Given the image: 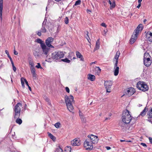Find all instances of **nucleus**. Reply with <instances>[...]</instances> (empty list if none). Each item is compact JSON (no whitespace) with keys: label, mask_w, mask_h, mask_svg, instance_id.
<instances>
[{"label":"nucleus","mask_w":152,"mask_h":152,"mask_svg":"<svg viewBox=\"0 0 152 152\" xmlns=\"http://www.w3.org/2000/svg\"><path fill=\"white\" fill-rule=\"evenodd\" d=\"M143 25L142 24L138 25L134 31L130 40V43L132 44L136 41L140 31H142L143 28Z\"/></svg>","instance_id":"obj_1"},{"label":"nucleus","mask_w":152,"mask_h":152,"mask_svg":"<svg viewBox=\"0 0 152 152\" xmlns=\"http://www.w3.org/2000/svg\"><path fill=\"white\" fill-rule=\"evenodd\" d=\"M132 118L130 114V112L127 109L123 111L122 119L123 122L126 124H129L132 119Z\"/></svg>","instance_id":"obj_2"},{"label":"nucleus","mask_w":152,"mask_h":152,"mask_svg":"<svg viewBox=\"0 0 152 152\" xmlns=\"http://www.w3.org/2000/svg\"><path fill=\"white\" fill-rule=\"evenodd\" d=\"M36 42L40 44V46L43 52L42 53L46 56L48 55L49 48H47L44 42L40 39L38 38L36 39Z\"/></svg>","instance_id":"obj_3"},{"label":"nucleus","mask_w":152,"mask_h":152,"mask_svg":"<svg viewBox=\"0 0 152 152\" xmlns=\"http://www.w3.org/2000/svg\"><path fill=\"white\" fill-rule=\"evenodd\" d=\"M64 55L63 52L60 51H56L52 53L51 58L56 61L64 57Z\"/></svg>","instance_id":"obj_4"},{"label":"nucleus","mask_w":152,"mask_h":152,"mask_svg":"<svg viewBox=\"0 0 152 152\" xmlns=\"http://www.w3.org/2000/svg\"><path fill=\"white\" fill-rule=\"evenodd\" d=\"M136 87L139 90L143 91H147L149 89L148 85L143 81H139L137 84Z\"/></svg>","instance_id":"obj_5"},{"label":"nucleus","mask_w":152,"mask_h":152,"mask_svg":"<svg viewBox=\"0 0 152 152\" xmlns=\"http://www.w3.org/2000/svg\"><path fill=\"white\" fill-rule=\"evenodd\" d=\"M21 106L22 104L20 103H18L15 106L14 108V111L15 112L14 118H16L20 116L21 111L20 107Z\"/></svg>","instance_id":"obj_6"},{"label":"nucleus","mask_w":152,"mask_h":152,"mask_svg":"<svg viewBox=\"0 0 152 152\" xmlns=\"http://www.w3.org/2000/svg\"><path fill=\"white\" fill-rule=\"evenodd\" d=\"M54 40L53 38L51 37H48L45 41V45L47 48H49V50L48 51V53L50 50V48H54V47L52 45Z\"/></svg>","instance_id":"obj_7"},{"label":"nucleus","mask_w":152,"mask_h":152,"mask_svg":"<svg viewBox=\"0 0 152 152\" xmlns=\"http://www.w3.org/2000/svg\"><path fill=\"white\" fill-rule=\"evenodd\" d=\"M150 55L148 53H145L144 56V64L147 67L150 66L151 63V61L149 58Z\"/></svg>","instance_id":"obj_8"},{"label":"nucleus","mask_w":152,"mask_h":152,"mask_svg":"<svg viewBox=\"0 0 152 152\" xmlns=\"http://www.w3.org/2000/svg\"><path fill=\"white\" fill-rule=\"evenodd\" d=\"M92 144L93 143L87 138L84 143V147L86 148V150H91L93 148Z\"/></svg>","instance_id":"obj_9"},{"label":"nucleus","mask_w":152,"mask_h":152,"mask_svg":"<svg viewBox=\"0 0 152 152\" xmlns=\"http://www.w3.org/2000/svg\"><path fill=\"white\" fill-rule=\"evenodd\" d=\"M88 139L93 144L97 143L98 140V137L96 136L91 134L88 135Z\"/></svg>","instance_id":"obj_10"},{"label":"nucleus","mask_w":152,"mask_h":152,"mask_svg":"<svg viewBox=\"0 0 152 152\" xmlns=\"http://www.w3.org/2000/svg\"><path fill=\"white\" fill-rule=\"evenodd\" d=\"M112 85V82L111 81H107L104 83V85L107 92L110 93L111 92L110 88Z\"/></svg>","instance_id":"obj_11"},{"label":"nucleus","mask_w":152,"mask_h":152,"mask_svg":"<svg viewBox=\"0 0 152 152\" xmlns=\"http://www.w3.org/2000/svg\"><path fill=\"white\" fill-rule=\"evenodd\" d=\"M65 101L66 104L72 103L74 101V97L72 95L69 96L66 95L65 96Z\"/></svg>","instance_id":"obj_12"},{"label":"nucleus","mask_w":152,"mask_h":152,"mask_svg":"<svg viewBox=\"0 0 152 152\" xmlns=\"http://www.w3.org/2000/svg\"><path fill=\"white\" fill-rule=\"evenodd\" d=\"M118 63H115L114 67V75L117 76L119 73V67L118 66Z\"/></svg>","instance_id":"obj_13"},{"label":"nucleus","mask_w":152,"mask_h":152,"mask_svg":"<svg viewBox=\"0 0 152 152\" xmlns=\"http://www.w3.org/2000/svg\"><path fill=\"white\" fill-rule=\"evenodd\" d=\"M146 38L150 42H152V33L148 31L146 33Z\"/></svg>","instance_id":"obj_14"},{"label":"nucleus","mask_w":152,"mask_h":152,"mask_svg":"<svg viewBox=\"0 0 152 152\" xmlns=\"http://www.w3.org/2000/svg\"><path fill=\"white\" fill-rule=\"evenodd\" d=\"M135 92V90L134 88L130 87L127 90V94L129 96L132 95Z\"/></svg>","instance_id":"obj_15"},{"label":"nucleus","mask_w":152,"mask_h":152,"mask_svg":"<svg viewBox=\"0 0 152 152\" xmlns=\"http://www.w3.org/2000/svg\"><path fill=\"white\" fill-rule=\"evenodd\" d=\"M71 144L73 146H79L80 143L79 139H77L76 138L74 139L71 142Z\"/></svg>","instance_id":"obj_16"},{"label":"nucleus","mask_w":152,"mask_h":152,"mask_svg":"<svg viewBox=\"0 0 152 152\" xmlns=\"http://www.w3.org/2000/svg\"><path fill=\"white\" fill-rule=\"evenodd\" d=\"M120 55V52L119 51H117L116 53V54L114 57V58L113 59V62L114 63H118V59Z\"/></svg>","instance_id":"obj_17"},{"label":"nucleus","mask_w":152,"mask_h":152,"mask_svg":"<svg viewBox=\"0 0 152 152\" xmlns=\"http://www.w3.org/2000/svg\"><path fill=\"white\" fill-rule=\"evenodd\" d=\"M3 7V0L0 1V18L2 19V10Z\"/></svg>","instance_id":"obj_18"},{"label":"nucleus","mask_w":152,"mask_h":152,"mask_svg":"<svg viewBox=\"0 0 152 152\" xmlns=\"http://www.w3.org/2000/svg\"><path fill=\"white\" fill-rule=\"evenodd\" d=\"M76 53L77 57L78 58H80L81 61H84V58L83 56L78 51H76Z\"/></svg>","instance_id":"obj_19"},{"label":"nucleus","mask_w":152,"mask_h":152,"mask_svg":"<svg viewBox=\"0 0 152 152\" xmlns=\"http://www.w3.org/2000/svg\"><path fill=\"white\" fill-rule=\"evenodd\" d=\"M127 124L123 122V121L120 122L119 123V126H121L122 129H124L126 127V124Z\"/></svg>","instance_id":"obj_20"},{"label":"nucleus","mask_w":152,"mask_h":152,"mask_svg":"<svg viewBox=\"0 0 152 152\" xmlns=\"http://www.w3.org/2000/svg\"><path fill=\"white\" fill-rule=\"evenodd\" d=\"M95 73L98 75H99L100 73L101 69L99 67L96 66L94 68Z\"/></svg>","instance_id":"obj_21"},{"label":"nucleus","mask_w":152,"mask_h":152,"mask_svg":"<svg viewBox=\"0 0 152 152\" xmlns=\"http://www.w3.org/2000/svg\"><path fill=\"white\" fill-rule=\"evenodd\" d=\"M95 76L94 75L91 74H89L88 75V79L90 80L93 81L95 80Z\"/></svg>","instance_id":"obj_22"},{"label":"nucleus","mask_w":152,"mask_h":152,"mask_svg":"<svg viewBox=\"0 0 152 152\" xmlns=\"http://www.w3.org/2000/svg\"><path fill=\"white\" fill-rule=\"evenodd\" d=\"M66 106L68 110L70 112H72L73 109V107L72 103L66 104Z\"/></svg>","instance_id":"obj_23"},{"label":"nucleus","mask_w":152,"mask_h":152,"mask_svg":"<svg viewBox=\"0 0 152 152\" xmlns=\"http://www.w3.org/2000/svg\"><path fill=\"white\" fill-rule=\"evenodd\" d=\"M100 47L99 39H97L96 41L95 47L94 49V50H96L99 49Z\"/></svg>","instance_id":"obj_24"},{"label":"nucleus","mask_w":152,"mask_h":152,"mask_svg":"<svg viewBox=\"0 0 152 152\" xmlns=\"http://www.w3.org/2000/svg\"><path fill=\"white\" fill-rule=\"evenodd\" d=\"M31 72L32 75L33 77H36V74L35 72V70L34 67L31 68Z\"/></svg>","instance_id":"obj_25"},{"label":"nucleus","mask_w":152,"mask_h":152,"mask_svg":"<svg viewBox=\"0 0 152 152\" xmlns=\"http://www.w3.org/2000/svg\"><path fill=\"white\" fill-rule=\"evenodd\" d=\"M148 110V108L146 107H145V109L143 111L140 113L139 115H141L142 116H143L146 114V111H147Z\"/></svg>","instance_id":"obj_26"},{"label":"nucleus","mask_w":152,"mask_h":152,"mask_svg":"<svg viewBox=\"0 0 152 152\" xmlns=\"http://www.w3.org/2000/svg\"><path fill=\"white\" fill-rule=\"evenodd\" d=\"M16 118H17V119L15 121L19 125L21 124L22 122V120L19 118V117H18Z\"/></svg>","instance_id":"obj_27"},{"label":"nucleus","mask_w":152,"mask_h":152,"mask_svg":"<svg viewBox=\"0 0 152 152\" xmlns=\"http://www.w3.org/2000/svg\"><path fill=\"white\" fill-rule=\"evenodd\" d=\"M112 1V2L111 4L110 5V8L111 9L114 8L115 7V3L114 1V0H111Z\"/></svg>","instance_id":"obj_28"},{"label":"nucleus","mask_w":152,"mask_h":152,"mask_svg":"<svg viewBox=\"0 0 152 152\" xmlns=\"http://www.w3.org/2000/svg\"><path fill=\"white\" fill-rule=\"evenodd\" d=\"M55 152H63V150L60 146L59 145L58 148H56Z\"/></svg>","instance_id":"obj_29"},{"label":"nucleus","mask_w":152,"mask_h":152,"mask_svg":"<svg viewBox=\"0 0 152 152\" xmlns=\"http://www.w3.org/2000/svg\"><path fill=\"white\" fill-rule=\"evenodd\" d=\"M49 137L51 139L53 140H56L55 137L51 133L48 132Z\"/></svg>","instance_id":"obj_30"},{"label":"nucleus","mask_w":152,"mask_h":152,"mask_svg":"<svg viewBox=\"0 0 152 152\" xmlns=\"http://www.w3.org/2000/svg\"><path fill=\"white\" fill-rule=\"evenodd\" d=\"M148 115H149L148 118H152V108L148 112Z\"/></svg>","instance_id":"obj_31"},{"label":"nucleus","mask_w":152,"mask_h":152,"mask_svg":"<svg viewBox=\"0 0 152 152\" xmlns=\"http://www.w3.org/2000/svg\"><path fill=\"white\" fill-rule=\"evenodd\" d=\"M5 53L7 54L8 57L10 59L11 62V61H13L12 59V58H11V57L10 56V55L9 54V52L7 50H6L5 51Z\"/></svg>","instance_id":"obj_32"},{"label":"nucleus","mask_w":152,"mask_h":152,"mask_svg":"<svg viewBox=\"0 0 152 152\" xmlns=\"http://www.w3.org/2000/svg\"><path fill=\"white\" fill-rule=\"evenodd\" d=\"M40 30L42 33H45L46 32V29L45 28V26H42Z\"/></svg>","instance_id":"obj_33"},{"label":"nucleus","mask_w":152,"mask_h":152,"mask_svg":"<svg viewBox=\"0 0 152 152\" xmlns=\"http://www.w3.org/2000/svg\"><path fill=\"white\" fill-rule=\"evenodd\" d=\"M24 77H22L21 78L20 80L22 86L23 88L25 87L24 82L23 80Z\"/></svg>","instance_id":"obj_34"},{"label":"nucleus","mask_w":152,"mask_h":152,"mask_svg":"<svg viewBox=\"0 0 152 152\" xmlns=\"http://www.w3.org/2000/svg\"><path fill=\"white\" fill-rule=\"evenodd\" d=\"M81 1L80 0H78L77 1L75 4L73 5V7L74 6H77L78 5H80L81 4Z\"/></svg>","instance_id":"obj_35"},{"label":"nucleus","mask_w":152,"mask_h":152,"mask_svg":"<svg viewBox=\"0 0 152 152\" xmlns=\"http://www.w3.org/2000/svg\"><path fill=\"white\" fill-rule=\"evenodd\" d=\"M74 56V53L73 52H72L69 53V55L68 56V58L72 59V56Z\"/></svg>","instance_id":"obj_36"},{"label":"nucleus","mask_w":152,"mask_h":152,"mask_svg":"<svg viewBox=\"0 0 152 152\" xmlns=\"http://www.w3.org/2000/svg\"><path fill=\"white\" fill-rule=\"evenodd\" d=\"M61 61L67 63H69L70 62V60L68 59L67 58H65L64 59H62Z\"/></svg>","instance_id":"obj_37"},{"label":"nucleus","mask_w":152,"mask_h":152,"mask_svg":"<svg viewBox=\"0 0 152 152\" xmlns=\"http://www.w3.org/2000/svg\"><path fill=\"white\" fill-rule=\"evenodd\" d=\"M11 64L12 65V66L13 68V69L14 72H15L16 70V68L14 65V63L13 61L11 62Z\"/></svg>","instance_id":"obj_38"},{"label":"nucleus","mask_w":152,"mask_h":152,"mask_svg":"<svg viewBox=\"0 0 152 152\" xmlns=\"http://www.w3.org/2000/svg\"><path fill=\"white\" fill-rule=\"evenodd\" d=\"M60 125V123L59 122H57L55 124V126L56 128H58Z\"/></svg>","instance_id":"obj_39"},{"label":"nucleus","mask_w":152,"mask_h":152,"mask_svg":"<svg viewBox=\"0 0 152 152\" xmlns=\"http://www.w3.org/2000/svg\"><path fill=\"white\" fill-rule=\"evenodd\" d=\"M34 56L35 57H38L39 56V53L37 51H34L33 52Z\"/></svg>","instance_id":"obj_40"},{"label":"nucleus","mask_w":152,"mask_h":152,"mask_svg":"<svg viewBox=\"0 0 152 152\" xmlns=\"http://www.w3.org/2000/svg\"><path fill=\"white\" fill-rule=\"evenodd\" d=\"M80 118L82 121L83 122H86V120L85 118L84 117V116H83L81 117H80Z\"/></svg>","instance_id":"obj_41"},{"label":"nucleus","mask_w":152,"mask_h":152,"mask_svg":"<svg viewBox=\"0 0 152 152\" xmlns=\"http://www.w3.org/2000/svg\"><path fill=\"white\" fill-rule=\"evenodd\" d=\"M64 22L66 24H68L69 23V19L67 17H66L65 19Z\"/></svg>","instance_id":"obj_42"},{"label":"nucleus","mask_w":152,"mask_h":152,"mask_svg":"<svg viewBox=\"0 0 152 152\" xmlns=\"http://www.w3.org/2000/svg\"><path fill=\"white\" fill-rule=\"evenodd\" d=\"M29 64L31 66V68H33L34 67V64L32 61H29Z\"/></svg>","instance_id":"obj_43"},{"label":"nucleus","mask_w":152,"mask_h":152,"mask_svg":"<svg viewBox=\"0 0 152 152\" xmlns=\"http://www.w3.org/2000/svg\"><path fill=\"white\" fill-rule=\"evenodd\" d=\"M37 65L36 66V67L38 69H42V67L41 66V65L39 63H38L37 64Z\"/></svg>","instance_id":"obj_44"},{"label":"nucleus","mask_w":152,"mask_h":152,"mask_svg":"<svg viewBox=\"0 0 152 152\" xmlns=\"http://www.w3.org/2000/svg\"><path fill=\"white\" fill-rule=\"evenodd\" d=\"M23 80L24 81V82H25L26 85L28 86H29L28 85V81H27L26 80L25 78H24Z\"/></svg>","instance_id":"obj_45"},{"label":"nucleus","mask_w":152,"mask_h":152,"mask_svg":"<svg viewBox=\"0 0 152 152\" xmlns=\"http://www.w3.org/2000/svg\"><path fill=\"white\" fill-rule=\"evenodd\" d=\"M85 33L86 34L85 35V36L86 38L88 37L89 36L88 35V32L87 31H86L85 32Z\"/></svg>","instance_id":"obj_46"},{"label":"nucleus","mask_w":152,"mask_h":152,"mask_svg":"<svg viewBox=\"0 0 152 152\" xmlns=\"http://www.w3.org/2000/svg\"><path fill=\"white\" fill-rule=\"evenodd\" d=\"M41 32L42 31L41 30H39L37 32V35L39 36H40L41 35Z\"/></svg>","instance_id":"obj_47"},{"label":"nucleus","mask_w":152,"mask_h":152,"mask_svg":"<svg viewBox=\"0 0 152 152\" xmlns=\"http://www.w3.org/2000/svg\"><path fill=\"white\" fill-rule=\"evenodd\" d=\"M65 90H66V91L67 92H68V93L69 92V89L68 87H66L65 88Z\"/></svg>","instance_id":"obj_48"},{"label":"nucleus","mask_w":152,"mask_h":152,"mask_svg":"<svg viewBox=\"0 0 152 152\" xmlns=\"http://www.w3.org/2000/svg\"><path fill=\"white\" fill-rule=\"evenodd\" d=\"M101 25L103 27H106L107 26V25H106L105 23H101Z\"/></svg>","instance_id":"obj_49"},{"label":"nucleus","mask_w":152,"mask_h":152,"mask_svg":"<svg viewBox=\"0 0 152 152\" xmlns=\"http://www.w3.org/2000/svg\"><path fill=\"white\" fill-rule=\"evenodd\" d=\"M45 99L47 102L50 101V99L47 97H45Z\"/></svg>","instance_id":"obj_50"},{"label":"nucleus","mask_w":152,"mask_h":152,"mask_svg":"<svg viewBox=\"0 0 152 152\" xmlns=\"http://www.w3.org/2000/svg\"><path fill=\"white\" fill-rule=\"evenodd\" d=\"M79 115H80V117L84 116V115H83V113L81 112V111L80 110H79Z\"/></svg>","instance_id":"obj_51"},{"label":"nucleus","mask_w":152,"mask_h":152,"mask_svg":"<svg viewBox=\"0 0 152 152\" xmlns=\"http://www.w3.org/2000/svg\"><path fill=\"white\" fill-rule=\"evenodd\" d=\"M148 139L150 143L151 144H152V138L151 137H149Z\"/></svg>","instance_id":"obj_52"},{"label":"nucleus","mask_w":152,"mask_h":152,"mask_svg":"<svg viewBox=\"0 0 152 152\" xmlns=\"http://www.w3.org/2000/svg\"><path fill=\"white\" fill-rule=\"evenodd\" d=\"M66 147L68 149L69 151V152H70L71 150V146H67Z\"/></svg>","instance_id":"obj_53"},{"label":"nucleus","mask_w":152,"mask_h":152,"mask_svg":"<svg viewBox=\"0 0 152 152\" xmlns=\"http://www.w3.org/2000/svg\"><path fill=\"white\" fill-rule=\"evenodd\" d=\"M140 144H141V145H142V146H144V147H147V146L146 144L145 143H141Z\"/></svg>","instance_id":"obj_54"},{"label":"nucleus","mask_w":152,"mask_h":152,"mask_svg":"<svg viewBox=\"0 0 152 152\" xmlns=\"http://www.w3.org/2000/svg\"><path fill=\"white\" fill-rule=\"evenodd\" d=\"M46 22H45V21H44L42 23V26H45Z\"/></svg>","instance_id":"obj_55"},{"label":"nucleus","mask_w":152,"mask_h":152,"mask_svg":"<svg viewBox=\"0 0 152 152\" xmlns=\"http://www.w3.org/2000/svg\"><path fill=\"white\" fill-rule=\"evenodd\" d=\"M86 39H87V40H88V42L90 43V41H91V39L89 37H88V38H86Z\"/></svg>","instance_id":"obj_56"},{"label":"nucleus","mask_w":152,"mask_h":152,"mask_svg":"<svg viewBox=\"0 0 152 152\" xmlns=\"http://www.w3.org/2000/svg\"><path fill=\"white\" fill-rule=\"evenodd\" d=\"M14 54L15 55H17L18 54V52L17 51H16L15 50H14Z\"/></svg>","instance_id":"obj_57"},{"label":"nucleus","mask_w":152,"mask_h":152,"mask_svg":"<svg viewBox=\"0 0 152 152\" xmlns=\"http://www.w3.org/2000/svg\"><path fill=\"white\" fill-rule=\"evenodd\" d=\"M141 3H139L137 7L138 9H139L141 6Z\"/></svg>","instance_id":"obj_58"},{"label":"nucleus","mask_w":152,"mask_h":152,"mask_svg":"<svg viewBox=\"0 0 152 152\" xmlns=\"http://www.w3.org/2000/svg\"><path fill=\"white\" fill-rule=\"evenodd\" d=\"M48 102V104L50 106H51V102H50V100L48 102Z\"/></svg>","instance_id":"obj_59"},{"label":"nucleus","mask_w":152,"mask_h":152,"mask_svg":"<svg viewBox=\"0 0 152 152\" xmlns=\"http://www.w3.org/2000/svg\"><path fill=\"white\" fill-rule=\"evenodd\" d=\"M106 148L107 150H109L111 149V148L109 146H106Z\"/></svg>","instance_id":"obj_60"},{"label":"nucleus","mask_w":152,"mask_h":152,"mask_svg":"<svg viewBox=\"0 0 152 152\" xmlns=\"http://www.w3.org/2000/svg\"><path fill=\"white\" fill-rule=\"evenodd\" d=\"M112 1L111 0H108V2L110 4H111V3H112Z\"/></svg>","instance_id":"obj_61"},{"label":"nucleus","mask_w":152,"mask_h":152,"mask_svg":"<svg viewBox=\"0 0 152 152\" xmlns=\"http://www.w3.org/2000/svg\"><path fill=\"white\" fill-rule=\"evenodd\" d=\"M44 21H45V22H47V18L46 17H45L44 19Z\"/></svg>","instance_id":"obj_62"},{"label":"nucleus","mask_w":152,"mask_h":152,"mask_svg":"<svg viewBox=\"0 0 152 152\" xmlns=\"http://www.w3.org/2000/svg\"><path fill=\"white\" fill-rule=\"evenodd\" d=\"M110 119V118H106L105 119V120H109Z\"/></svg>","instance_id":"obj_63"},{"label":"nucleus","mask_w":152,"mask_h":152,"mask_svg":"<svg viewBox=\"0 0 152 152\" xmlns=\"http://www.w3.org/2000/svg\"><path fill=\"white\" fill-rule=\"evenodd\" d=\"M142 0H138V3H141V2L142 1Z\"/></svg>","instance_id":"obj_64"}]
</instances>
